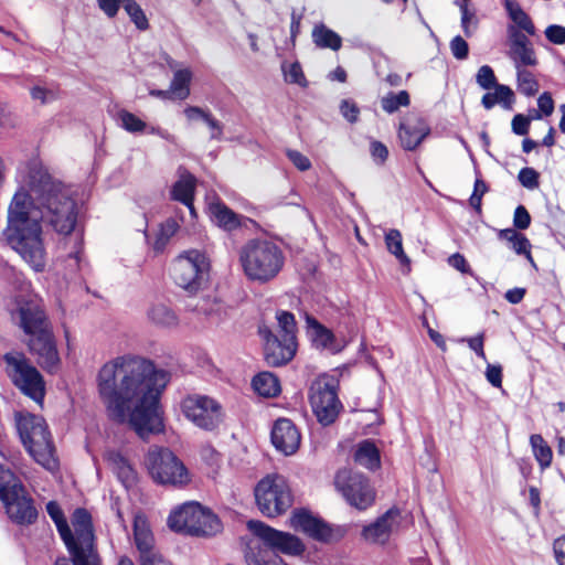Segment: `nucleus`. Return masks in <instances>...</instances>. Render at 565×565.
Segmentation results:
<instances>
[{
  "instance_id": "de8ad7c7",
  "label": "nucleus",
  "mask_w": 565,
  "mask_h": 565,
  "mask_svg": "<svg viewBox=\"0 0 565 565\" xmlns=\"http://www.w3.org/2000/svg\"><path fill=\"white\" fill-rule=\"evenodd\" d=\"M409 95L406 90H401L397 94H388L382 99V107L385 111L392 114L402 106H408Z\"/></svg>"
},
{
  "instance_id": "774afa93",
  "label": "nucleus",
  "mask_w": 565,
  "mask_h": 565,
  "mask_svg": "<svg viewBox=\"0 0 565 565\" xmlns=\"http://www.w3.org/2000/svg\"><path fill=\"white\" fill-rule=\"evenodd\" d=\"M553 548L558 565H565V535L554 541Z\"/></svg>"
},
{
  "instance_id": "c85d7f7f",
  "label": "nucleus",
  "mask_w": 565,
  "mask_h": 565,
  "mask_svg": "<svg viewBox=\"0 0 565 565\" xmlns=\"http://www.w3.org/2000/svg\"><path fill=\"white\" fill-rule=\"evenodd\" d=\"M149 321L158 328L172 329L179 324L177 313L162 302L153 303L147 310Z\"/></svg>"
},
{
  "instance_id": "f704fd0d",
  "label": "nucleus",
  "mask_w": 565,
  "mask_h": 565,
  "mask_svg": "<svg viewBox=\"0 0 565 565\" xmlns=\"http://www.w3.org/2000/svg\"><path fill=\"white\" fill-rule=\"evenodd\" d=\"M13 320L20 328L31 337L28 345L30 351H33V335L35 334V310L30 305L20 306L13 313Z\"/></svg>"
},
{
  "instance_id": "8fccbe9b",
  "label": "nucleus",
  "mask_w": 565,
  "mask_h": 565,
  "mask_svg": "<svg viewBox=\"0 0 565 565\" xmlns=\"http://www.w3.org/2000/svg\"><path fill=\"white\" fill-rule=\"evenodd\" d=\"M476 82L482 89H491L498 85L493 70L489 65H482L476 75Z\"/></svg>"
},
{
  "instance_id": "aec40b11",
  "label": "nucleus",
  "mask_w": 565,
  "mask_h": 565,
  "mask_svg": "<svg viewBox=\"0 0 565 565\" xmlns=\"http://www.w3.org/2000/svg\"><path fill=\"white\" fill-rule=\"evenodd\" d=\"M300 433L290 419L279 418L271 429L274 447L286 456L295 454L300 446Z\"/></svg>"
},
{
  "instance_id": "b1692460",
  "label": "nucleus",
  "mask_w": 565,
  "mask_h": 565,
  "mask_svg": "<svg viewBox=\"0 0 565 565\" xmlns=\"http://www.w3.org/2000/svg\"><path fill=\"white\" fill-rule=\"evenodd\" d=\"M194 190L195 178L189 172L181 173L179 180L171 189V198L186 206L191 218H195L196 216L195 209L193 206Z\"/></svg>"
},
{
  "instance_id": "0eeeda50",
  "label": "nucleus",
  "mask_w": 565,
  "mask_h": 565,
  "mask_svg": "<svg viewBox=\"0 0 565 565\" xmlns=\"http://www.w3.org/2000/svg\"><path fill=\"white\" fill-rule=\"evenodd\" d=\"M0 500L10 520L18 525L35 522V507L24 486L14 472L0 463Z\"/></svg>"
},
{
  "instance_id": "6e6d98bb",
  "label": "nucleus",
  "mask_w": 565,
  "mask_h": 565,
  "mask_svg": "<svg viewBox=\"0 0 565 565\" xmlns=\"http://www.w3.org/2000/svg\"><path fill=\"white\" fill-rule=\"evenodd\" d=\"M450 50L457 60H465L469 53L468 43L460 36H455L450 42Z\"/></svg>"
},
{
  "instance_id": "f8f14e48",
  "label": "nucleus",
  "mask_w": 565,
  "mask_h": 565,
  "mask_svg": "<svg viewBox=\"0 0 565 565\" xmlns=\"http://www.w3.org/2000/svg\"><path fill=\"white\" fill-rule=\"evenodd\" d=\"M181 409L186 419L204 430H213L223 420L221 404L206 395H189L181 403Z\"/></svg>"
},
{
  "instance_id": "473e14b6",
  "label": "nucleus",
  "mask_w": 565,
  "mask_h": 565,
  "mask_svg": "<svg viewBox=\"0 0 565 565\" xmlns=\"http://www.w3.org/2000/svg\"><path fill=\"white\" fill-rule=\"evenodd\" d=\"M192 81V72L189 67L175 70L173 78L170 83V92L177 99H186L190 95V83Z\"/></svg>"
},
{
  "instance_id": "1a4fd4ad",
  "label": "nucleus",
  "mask_w": 565,
  "mask_h": 565,
  "mask_svg": "<svg viewBox=\"0 0 565 565\" xmlns=\"http://www.w3.org/2000/svg\"><path fill=\"white\" fill-rule=\"evenodd\" d=\"M145 463L151 478L157 483L184 486L190 480L185 466L168 448H150Z\"/></svg>"
},
{
  "instance_id": "5701e85b",
  "label": "nucleus",
  "mask_w": 565,
  "mask_h": 565,
  "mask_svg": "<svg viewBox=\"0 0 565 565\" xmlns=\"http://www.w3.org/2000/svg\"><path fill=\"white\" fill-rule=\"evenodd\" d=\"M38 435L41 436V441L44 448L40 451L38 449V463L44 469L50 471L53 476H56L60 469L58 459L55 457V448L51 439V433L47 429V425L43 418L38 416ZM40 440L38 439V447Z\"/></svg>"
},
{
  "instance_id": "58836bf2",
  "label": "nucleus",
  "mask_w": 565,
  "mask_h": 565,
  "mask_svg": "<svg viewBox=\"0 0 565 565\" xmlns=\"http://www.w3.org/2000/svg\"><path fill=\"white\" fill-rule=\"evenodd\" d=\"M530 444L532 446L534 457L540 466L543 469L550 467L553 454L551 447L546 444L543 437L539 434H534L530 437Z\"/></svg>"
},
{
  "instance_id": "e2e57ef3",
  "label": "nucleus",
  "mask_w": 565,
  "mask_h": 565,
  "mask_svg": "<svg viewBox=\"0 0 565 565\" xmlns=\"http://www.w3.org/2000/svg\"><path fill=\"white\" fill-rule=\"evenodd\" d=\"M511 248L519 255H526L531 258V244L530 241L522 234L510 245Z\"/></svg>"
},
{
  "instance_id": "09e8293b",
  "label": "nucleus",
  "mask_w": 565,
  "mask_h": 565,
  "mask_svg": "<svg viewBox=\"0 0 565 565\" xmlns=\"http://www.w3.org/2000/svg\"><path fill=\"white\" fill-rule=\"evenodd\" d=\"M461 12V28L466 36H471L478 25V19L476 12L468 8L466 2L459 3Z\"/></svg>"
},
{
  "instance_id": "4be33fe9",
  "label": "nucleus",
  "mask_w": 565,
  "mask_h": 565,
  "mask_svg": "<svg viewBox=\"0 0 565 565\" xmlns=\"http://www.w3.org/2000/svg\"><path fill=\"white\" fill-rule=\"evenodd\" d=\"M134 544L139 552L140 562L158 553L154 546V536L147 519L137 514L134 519Z\"/></svg>"
},
{
  "instance_id": "cd10ccee",
  "label": "nucleus",
  "mask_w": 565,
  "mask_h": 565,
  "mask_svg": "<svg viewBox=\"0 0 565 565\" xmlns=\"http://www.w3.org/2000/svg\"><path fill=\"white\" fill-rule=\"evenodd\" d=\"M195 518L194 525H192V535L210 536L218 533L222 529L220 519L202 505L196 509Z\"/></svg>"
},
{
  "instance_id": "a18cd8bd",
  "label": "nucleus",
  "mask_w": 565,
  "mask_h": 565,
  "mask_svg": "<svg viewBox=\"0 0 565 565\" xmlns=\"http://www.w3.org/2000/svg\"><path fill=\"white\" fill-rule=\"evenodd\" d=\"M121 6L124 10L129 15L130 20L135 23V25L139 30H146L149 26L148 19L140 8V6L135 0H121Z\"/></svg>"
},
{
  "instance_id": "4468645a",
  "label": "nucleus",
  "mask_w": 565,
  "mask_h": 565,
  "mask_svg": "<svg viewBox=\"0 0 565 565\" xmlns=\"http://www.w3.org/2000/svg\"><path fill=\"white\" fill-rule=\"evenodd\" d=\"M38 366L49 373L60 370L61 359L56 348L51 322L44 312L38 308Z\"/></svg>"
},
{
  "instance_id": "0e129e2a",
  "label": "nucleus",
  "mask_w": 565,
  "mask_h": 565,
  "mask_svg": "<svg viewBox=\"0 0 565 565\" xmlns=\"http://www.w3.org/2000/svg\"><path fill=\"white\" fill-rule=\"evenodd\" d=\"M100 10L109 18H114L121 6V0H97Z\"/></svg>"
},
{
  "instance_id": "4c0bfd02",
  "label": "nucleus",
  "mask_w": 565,
  "mask_h": 565,
  "mask_svg": "<svg viewBox=\"0 0 565 565\" xmlns=\"http://www.w3.org/2000/svg\"><path fill=\"white\" fill-rule=\"evenodd\" d=\"M385 245L387 250L396 257L401 265L409 266L411 259L403 248V238L398 230L392 228L385 233Z\"/></svg>"
},
{
  "instance_id": "7c9ffc66",
  "label": "nucleus",
  "mask_w": 565,
  "mask_h": 565,
  "mask_svg": "<svg viewBox=\"0 0 565 565\" xmlns=\"http://www.w3.org/2000/svg\"><path fill=\"white\" fill-rule=\"evenodd\" d=\"M354 461L370 470L380 467V452L374 443L364 440L360 443L354 452Z\"/></svg>"
},
{
  "instance_id": "e433bc0d",
  "label": "nucleus",
  "mask_w": 565,
  "mask_h": 565,
  "mask_svg": "<svg viewBox=\"0 0 565 565\" xmlns=\"http://www.w3.org/2000/svg\"><path fill=\"white\" fill-rule=\"evenodd\" d=\"M312 39L318 46L333 51H338L342 44L340 35L323 24L313 28Z\"/></svg>"
},
{
  "instance_id": "69168bd1",
  "label": "nucleus",
  "mask_w": 565,
  "mask_h": 565,
  "mask_svg": "<svg viewBox=\"0 0 565 565\" xmlns=\"http://www.w3.org/2000/svg\"><path fill=\"white\" fill-rule=\"evenodd\" d=\"M341 114L344 118H347L350 122H354L358 119L359 108L354 103L349 100H343L340 107Z\"/></svg>"
},
{
  "instance_id": "6e6552de",
  "label": "nucleus",
  "mask_w": 565,
  "mask_h": 565,
  "mask_svg": "<svg viewBox=\"0 0 565 565\" xmlns=\"http://www.w3.org/2000/svg\"><path fill=\"white\" fill-rule=\"evenodd\" d=\"M338 380L327 373L316 377L309 386V402L318 422L323 426L332 424L342 404L338 398Z\"/></svg>"
},
{
  "instance_id": "5fc2aeb1",
  "label": "nucleus",
  "mask_w": 565,
  "mask_h": 565,
  "mask_svg": "<svg viewBox=\"0 0 565 565\" xmlns=\"http://www.w3.org/2000/svg\"><path fill=\"white\" fill-rule=\"evenodd\" d=\"M459 342H466L468 347L483 361L487 360L483 343H484V333H479L476 337L471 338H461Z\"/></svg>"
},
{
  "instance_id": "423d86ee",
  "label": "nucleus",
  "mask_w": 565,
  "mask_h": 565,
  "mask_svg": "<svg viewBox=\"0 0 565 565\" xmlns=\"http://www.w3.org/2000/svg\"><path fill=\"white\" fill-rule=\"evenodd\" d=\"M71 541L63 540L71 558H57L55 565H100L95 546L92 516L85 509H76L73 513Z\"/></svg>"
},
{
  "instance_id": "864d4df0",
  "label": "nucleus",
  "mask_w": 565,
  "mask_h": 565,
  "mask_svg": "<svg viewBox=\"0 0 565 565\" xmlns=\"http://www.w3.org/2000/svg\"><path fill=\"white\" fill-rule=\"evenodd\" d=\"M544 34L546 39L553 44H565V26L563 25L551 24L545 29Z\"/></svg>"
},
{
  "instance_id": "ddd939ff",
  "label": "nucleus",
  "mask_w": 565,
  "mask_h": 565,
  "mask_svg": "<svg viewBox=\"0 0 565 565\" xmlns=\"http://www.w3.org/2000/svg\"><path fill=\"white\" fill-rule=\"evenodd\" d=\"M337 489L345 501L358 510H366L375 500V491L367 478L359 472L343 469L334 479Z\"/></svg>"
},
{
  "instance_id": "c03bdc74",
  "label": "nucleus",
  "mask_w": 565,
  "mask_h": 565,
  "mask_svg": "<svg viewBox=\"0 0 565 565\" xmlns=\"http://www.w3.org/2000/svg\"><path fill=\"white\" fill-rule=\"evenodd\" d=\"M518 89L525 96H534L539 92V83L534 75L525 70H516Z\"/></svg>"
},
{
  "instance_id": "6ab92c4d",
  "label": "nucleus",
  "mask_w": 565,
  "mask_h": 565,
  "mask_svg": "<svg viewBox=\"0 0 565 565\" xmlns=\"http://www.w3.org/2000/svg\"><path fill=\"white\" fill-rule=\"evenodd\" d=\"M508 34L510 41L509 57L512 60L515 70L535 66L537 57L527 36L513 25L508 28Z\"/></svg>"
},
{
  "instance_id": "9b49d317",
  "label": "nucleus",
  "mask_w": 565,
  "mask_h": 565,
  "mask_svg": "<svg viewBox=\"0 0 565 565\" xmlns=\"http://www.w3.org/2000/svg\"><path fill=\"white\" fill-rule=\"evenodd\" d=\"M210 268V263L202 252L191 249L179 255L172 265L175 284L189 292L198 291Z\"/></svg>"
},
{
  "instance_id": "bf43d9fd",
  "label": "nucleus",
  "mask_w": 565,
  "mask_h": 565,
  "mask_svg": "<svg viewBox=\"0 0 565 565\" xmlns=\"http://www.w3.org/2000/svg\"><path fill=\"white\" fill-rule=\"evenodd\" d=\"M370 151L373 160L380 164L384 163L388 157V150L386 146L376 140L371 142Z\"/></svg>"
},
{
  "instance_id": "72a5a7b5",
  "label": "nucleus",
  "mask_w": 565,
  "mask_h": 565,
  "mask_svg": "<svg viewBox=\"0 0 565 565\" xmlns=\"http://www.w3.org/2000/svg\"><path fill=\"white\" fill-rule=\"evenodd\" d=\"M255 392L265 397H274L280 392L279 380L270 372H262L253 379Z\"/></svg>"
},
{
  "instance_id": "a211bd4d",
  "label": "nucleus",
  "mask_w": 565,
  "mask_h": 565,
  "mask_svg": "<svg viewBox=\"0 0 565 565\" xmlns=\"http://www.w3.org/2000/svg\"><path fill=\"white\" fill-rule=\"evenodd\" d=\"M289 522L295 531H300L313 540L327 543L333 539V530L307 510L294 511Z\"/></svg>"
},
{
  "instance_id": "13d9d810",
  "label": "nucleus",
  "mask_w": 565,
  "mask_h": 565,
  "mask_svg": "<svg viewBox=\"0 0 565 565\" xmlns=\"http://www.w3.org/2000/svg\"><path fill=\"white\" fill-rule=\"evenodd\" d=\"M287 157L292 164L300 171H307L311 168V162L308 157L297 150H287Z\"/></svg>"
},
{
  "instance_id": "ea45409f",
  "label": "nucleus",
  "mask_w": 565,
  "mask_h": 565,
  "mask_svg": "<svg viewBox=\"0 0 565 565\" xmlns=\"http://www.w3.org/2000/svg\"><path fill=\"white\" fill-rule=\"evenodd\" d=\"M179 230V223L174 218H168L163 222L156 235V239L152 244L153 250L156 253H161L170 238L177 233Z\"/></svg>"
},
{
  "instance_id": "79ce46f5",
  "label": "nucleus",
  "mask_w": 565,
  "mask_h": 565,
  "mask_svg": "<svg viewBox=\"0 0 565 565\" xmlns=\"http://www.w3.org/2000/svg\"><path fill=\"white\" fill-rule=\"evenodd\" d=\"M196 310L207 316L213 322L218 323L226 316L225 307L215 299H203L196 305Z\"/></svg>"
},
{
  "instance_id": "680f3d73",
  "label": "nucleus",
  "mask_w": 565,
  "mask_h": 565,
  "mask_svg": "<svg viewBox=\"0 0 565 565\" xmlns=\"http://www.w3.org/2000/svg\"><path fill=\"white\" fill-rule=\"evenodd\" d=\"M530 127V120L525 116L519 114L512 119V131L518 136H524L527 134Z\"/></svg>"
},
{
  "instance_id": "9d476101",
  "label": "nucleus",
  "mask_w": 565,
  "mask_h": 565,
  "mask_svg": "<svg viewBox=\"0 0 565 565\" xmlns=\"http://www.w3.org/2000/svg\"><path fill=\"white\" fill-rule=\"evenodd\" d=\"M258 509L269 518L286 512L292 503L290 489L281 476H267L255 488Z\"/></svg>"
},
{
  "instance_id": "c756f323",
  "label": "nucleus",
  "mask_w": 565,
  "mask_h": 565,
  "mask_svg": "<svg viewBox=\"0 0 565 565\" xmlns=\"http://www.w3.org/2000/svg\"><path fill=\"white\" fill-rule=\"evenodd\" d=\"M493 93H487L481 98V104L486 109L493 108L497 104L502 108L510 110L514 103L513 90L503 84H498L493 87Z\"/></svg>"
},
{
  "instance_id": "dca6fc26",
  "label": "nucleus",
  "mask_w": 565,
  "mask_h": 565,
  "mask_svg": "<svg viewBox=\"0 0 565 565\" xmlns=\"http://www.w3.org/2000/svg\"><path fill=\"white\" fill-rule=\"evenodd\" d=\"M259 334L265 340L264 354L265 360L270 366H280L288 363L297 350V341L282 339L267 327H259Z\"/></svg>"
},
{
  "instance_id": "393cba45",
  "label": "nucleus",
  "mask_w": 565,
  "mask_h": 565,
  "mask_svg": "<svg viewBox=\"0 0 565 565\" xmlns=\"http://www.w3.org/2000/svg\"><path fill=\"white\" fill-rule=\"evenodd\" d=\"M199 503L190 502L172 511L168 518V525L175 532H184L192 535V525H194L196 509Z\"/></svg>"
},
{
  "instance_id": "412c9836",
  "label": "nucleus",
  "mask_w": 565,
  "mask_h": 565,
  "mask_svg": "<svg viewBox=\"0 0 565 565\" xmlns=\"http://www.w3.org/2000/svg\"><path fill=\"white\" fill-rule=\"evenodd\" d=\"M429 132L430 128L427 122L417 116H413L401 122L398 138L404 149L414 150Z\"/></svg>"
},
{
  "instance_id": "7ed1b4c3",
  "label": "nucleus",
  "mask_w": 565,
  "mask_h": 565,
  "mask_svg": "<svg viewBox=\"0 0 565 565\" xmlns=\"http://www.w3.org/2000/svg\"><path fill=\"white\" fill-rule=\"evenodd\" d=\"M33 206L32 196L21 186L9 205L4 235L12 248L35 270V218L30 217Z\"/></svg>"
},
{
  "instance_id": "49530a36",
  "label": "nucleus",
  "mask_w": 565,
  "mask_h": 565,
  "mask_svg": "<svg viewBox=\"0 0 565 565\" xmlns=\"http://www.w3.org/2000/svg\"><path fill=\"white\" fill-rule=\"evenodd\" d=\"M118 119L121 127L129 132H141L147 129V124L128 110H120Z\"/></svg>"
},
{
  "instance_id": "338daca9",
  "label": "nucleus",
  "mask_w": 565,
  "mask_h": 565,
  "mask_svg": "<svg viewBox=\"0 0 565 565\" xmlns=\"http://www.w3.org/2000/svg\"><path fill=\"white\" fill-rule=\"evenodd\" d=\"M537 106L542 114L550 116L554 110V102L548 93H543L537 99Z\"/></svg>"
},
{
  "instance_id": "f3484780",
  "label": "nucleus",
  "mask_w": 565,
  "mask_h": 565,
  "mask_svg": "<svg viewBox=\"0 0 565 565\" xmlns=\"http://www.w3.org/2000/svg\"><path fill=\"white\" fill-rule=\"evenodd\" d=\"M401 525V513L396 509H390L374 522L365 525L362 537L371 544H385L396 533Z\"/></svg>"
},
{
  "instance_id": "2eb2a0df",
  "label": "nucleus",
  "mask_w": 565,
  "mask_h": 565,
  "mask_svg": "<svg viewBox=\"0 0 565 565\" xmlns=\"http://www.w3.org/2000/svg\"><path fill=\"white\" fill-rule=\"evenodd\" d=\"M7 364V373L13 384L22 393L35 401V366H32L25 355L18 351H11L3 355Z\"/></svg>"
},
{
  "instance_id": "052dcab7",
  "label": "nucleus",
  "mask_w": 565,
  "mask_h": 565,
  "mask_svg": "<svg viewBox=\"0 0 565 565\" xmlns=\"http://www.w3.org/2000/svg\"><path fill=\"white\" fill-rule=\"evenodd\" d=\"M487 381L494 387L502 386V367L500 365L488 364L486 370Z\"/></svg>"
},
{
  "instance_id": "c9c22d12",
  "label": "nucleus",
  "mask_w": 565,
  "mask_h": 565,
  "mask_svg": "<svg viewBox=\"0 0 565 565\" xmlns=\"http://www.w3.org/2000/svg\"><path fill=\"white\" fill-rule=\"evenodd\" d=\"M306 321L309 330L311 331L315 344L318 348L333 350V333L310 316H307Z\"/></svg>"
},
{
  "instance_id": "4d7b16f0",
  "label": "nucleus",
  "mask_w": 565,
  "mask_h": 565,
  "mask_svg": "<svg viewBox=\"0 0 565 565\" xmlns=\"http://www.w3.org/2000/svg\"><path fill=\"white\" fill-rule=\"evenodd\" d=\"M531 224V216L523 205H519L513 215V225L519 230H526Z\"/></svg>"
},
{
  "instance_id": "20e7f679",
  "label": "nucleus",
  "mask_w": 565,
  "mask_h": 565,
  "mask_svg": "<svg viewBox=\"0 0 565 565\" xmlns=\"http://www.w3.org/2000/svg\"><path fill=\"white\" fill-rule=\"evenodd\" d=\"M239 263L249 280L266 284L281 271L285 254L281 247L270 239L253 238L242 246Z\"/></svg>"
},
{
  "instance_id": "a878e982",
  "label": "nucleus",
  "mask_w": 565,
  "mask_h": 565,
  "mask_svg": "<svg viewBox=\"0 0 565 565\" xmlns=\"http://www.w3.org/2000/svg\"><path fill=\"white\" fill-rule=\"evenodd\" d=\"M15 428L22 445L28 454L35 459V415L31 413L15 412Z\"/></svg>"
},
{
  "instance_id": "39448f33",
  "label": "nucleus",
  "mask_w": 565,
  "mask_h": 565,
  "mask_svg": "<svg viewBox=\"0 0 565 565\" xmlns=\"http://www.w3.org/2000/svg\"><path fill=\"white\" fill-rule=\"evenodd\" d=\"M247 527L271 552L267 557L262 553L254 555L249 565H287L277 552L299 556L306 550L302 541L296 535L278 531L262 521L250 520L247 522Z\"/></svg>"
},
{
  "instance_id": "2f4dec72",
  "label": "nucleus",
  "mask_w": 565,
  "mask_h": 565,
  "mask_svg": "<svg viewBox=\"0 0 565 565\" xmlns=\"http://www.w3.org/2000/svg\"><path fill=\"white\" fill-rule=\"evenodd\" d=\"M504 9L513 23L529 35L535 34V26L529 14L514 0H504Z\"/></svg>"
},
{
  "instance_id": "a19ab883",
  "label": "nucleus",
  "mask_w": 565,
  "mask_h": 565,
  "mask_svg": "<svg viewBox=\"0 0 565 565\" xmlns=\"http://www.w3.org/2000/svg\"><path fill=\"white\" fill-rule=\"evenodd\" d=\"M46 511L47 514L53 520V522L55 523L56 529L61 535V539L71 541V529L67 524V521L64 516L61 507L55 501H51L46 504Z\"/></svg>"
},
{
  "instance_id": "3c124183",
  "label": "nucleus",
  "mask_w": 565,
  "mask_h": 565,
  "mask_svg": "<svg viewBox=\"0 0 565 565\" xmlns=\"http://www.w3.org/2000/svg\"><path fill=\"white\" fill-rule=\"evenodd\" d=\"M518 179L520 183L529 190H533L539 186V173L533 168L521 169Z\"/></svg>"
},
{
  "instance_id": "bb28decb",
  "label": "nucleus",
  "mask_w": 565,
  "mask_h": 565,
  "mask_svg": "<svg viewBox=\"0 0 565 565\" xmlns=\"http://www.w3.org/2000/svg\"><path fill=\"white\" fill-rule=\"evenodd\" d=\"M210 215L212 221L225 231H233L243 225V221L246 220L243 216L234 213L222 202L211 203L209 206Z\"/></svg>"
},
{
  "instance_id": "37998d69",
  "label": "nucleus",
  "mask_w": 565,
  "mask_h": 565,
  "mask_svg": "<svg viewBox=\"0 0 565 565\" xmlns=\"http://www.w3.org/2000/svg\"><path fill=\"white\" fill-rule=\"evenodd\" d=\"M276 319L278 321L279 337L296 341V321L294 315L288 311H278Z\"/></svg>"
},
{
  "instance_id": "f257e3e1",
  "label": "nucleus",
  "mask_w": 565,
  "mask_h": 565,
  "mask_svg": "<svg viewBox=\"0 0 565 565\" xmlns=\"http://www.w3.org/2000/svg\"><path fill=\"white\" fill-rule=\"evenodd\" d=\"M168 382L166 371L136 355L117 356L97 374L98 394L108 417L130 424L142 439L162 430L159 396Z\"/></svg>"
},
{
  "instance_id": "603ef678",
  "label": "nucleus",
  "mask_w": 565,
  "mask_h": 565,
  "mask_svg": "<svg viewBox=\"0 0 565 565\" xmlns=\"http://www.w3.org/2000/svg\"><path fill=\"white\" fill-rule=\"evenodd\" d=\"M282 70L287 82L299 85L305 84V75L299 63H291L288 67L284 66Z\"/></svg>"
},
{
  "instance_id": "f03ea898",
  "label": "nucleus",
  "mask_w": 565,
  "mask_h": 565,
  "mask_svg": "<svg viewBox=\"0 0 565 565\" xmlns=\"http://www.w3.org/2000/svg\"><path fill=\"white\" fill-rule=\"evenodd\" d=\"M81 206L75 199V190L51 174L47 168L38 163V214L40 221L55 233L68 236L74 233V246L70 259L78 266L83 245L78 232Z\"/></svg>"
}]
</instances>
